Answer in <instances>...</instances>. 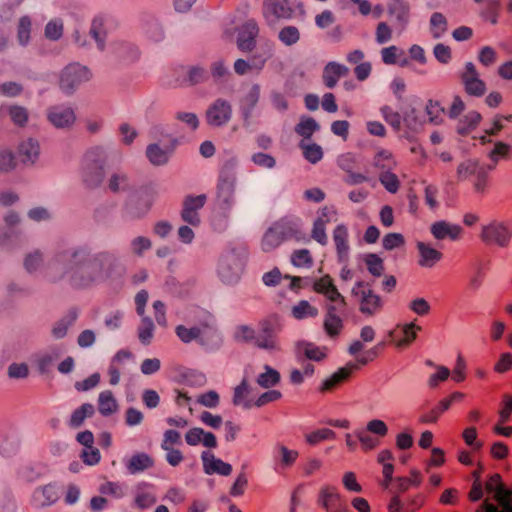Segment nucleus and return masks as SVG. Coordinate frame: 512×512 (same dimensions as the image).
<instances>
[{"label":"nucleus","instance_id":"f257e3e1","mask_svg":"<svg viewBox=\"0 0 512 512\" xmlns=\"http://www.w3.org/2000/svg\"><path fill=\"white\" fill-rule=\"evenodd\" d=\"M125 268L118 256L110 251L91 254L86 247L66 250L49 264L47 274L52 280L67 276L76 288H88L106 280L123 276Z\"/></svg>","mask_w":512,"mask_h":512},{"label":"nucleus","instance_id":"f03ea898","mask_svg":"<svg viewBox=\"0 0 512 512\" xmlns=\"http://www.w3.org/2000/svg\"><path fill=\"white\" fill-rule=\"evenodd\" d=\"M307 241L300 220L292 217H283L275 221L264 233L261 239V249L270 252L279 247L284 241Z\"/></svg>","mask_w":512,"mask_h":512},{"label":"nucleus","instance_id":"7ed1b4c3","mask_svg":"<svg viewBox=\"0 0 512 512\" xmlns=\"http://www.w3.org/2000/svg\"><path fill=\"white\" fill-rule=\"evenodd\" d=\"M237 165L235 158L227 161L222 168L217 184V203L224 211L232 209L235 203L236 175L234 168Z\"/></svg>","mask_w":512,"mask_h":512},{"label":"nucleus","instance_id":"20e7f679","mask_svg":"<svg viewBox=\"0 0 512 512\" xmlns=\"http://www.w3.org/2000/svg\"><path fill=\"white\" fill-rule=\"evenodd\" d=\"M247 253L245 249H233L226 252L219 263V275L228 284L237 282L245 267Z\"/></svg>","mask_w":512,"mask_h":512},{"label":"nucleus","instance_id":"39448f33","mask_svg":"<svg viewBox=\"0 0 512 512\" xmlns=\"http://www.w3.org/2000/svg\"><path fill=\"white\" fill-rule=\"evenodd\" d=\"M479 238L487 246L508 248L512 241V228L500 220H491L481 226Z\"/></svg>","mask_w":512,"mask_h":512},{"label":"nucleus","instance_id":"423d86ee","mask_svg":"<svg viewBox=\"0 0 512 512\" xmlns=\"http://www.w3.org/2000/svg\"><path fill=\"white\" fill-rule=\"evenodd\" d=\"M352 295L359 299V311L366 316H374L380 313L384 307V301L375 293L369 283L359 281L352 288Z\"/></svg>","mask_w":512,"mask_h":512},{"label":"nucleus","instance_id":"0eeeda50","mask_svg":"<svg viewBox=\"0 0 512 512\" xmlns=\"http://www.w3.org/2000/svg\"><path fill=\"white\" fill-rule=\"evenodd\" d=\"M104 153L101 149L88 151L83 160L82 177L88 187L98 186L104 176Z\"/></svg>","mask_w":512,"mask_h":512},{"label":"nucleus","instance_id":"6e6552de","mask_svg":"<svg viewBox=\"0 0 512 512\" xmlns=\"http://www.w3.org/2000/svg\"><path fill=\"white\" fill-rule=\"evenodd\" d=\"M232 105L223 98L215 99L206 109V123L213 127H222L232 118Z\"/></svg>","mask_w":512,"mask_h":512},{"label":"nucleus","instance_id":"1a4fd4ad","mask_svg":"<svg viewBox=\"0 0 512 512\" xmlns=\"http://www.w3.org/2000/svg\"><path fill=\"white\" fill-rule=\"evenodd\" d=\"M91 77L89 70L80 64H70L64 68L60 76V87L66 93H71L80 84Z\"/></svg>","mask_w":512,"mask_h":512},{"label":"nucleus","instance_id":"9d476101","mask_svg":"<svg viewBox=\"0 0 512 512\" xmlns=\"http://www.w3.org/2000/svg\"><path fill=\"white\" fill-rule=\"evenodd\" d=\"M317 504L326 512H340L346 506L338 489L329 484H325L319 489Z\"/></svg>","mask_w":512,"mask_h":512},{"label":"nucleus","instance_id":"9b49d317","mask_svg":"<svg viewBox=\"0 0 512 512\" xmlns=\"http://www.w3.org/2000/svg\"><path fill=\"white\" fill-rule=\"evenodd\" d=\"M60 498V488L55 483L38 486L31 494V505L35 508H44L55 504Z\"/></svg>","mask_w":512,"mask_h":512},{"label":"nucleus","instance_id":"f8f14e48","mask_svg":"<svg viewBox=\"0 0 512 512\" xmlns=\"http://www.w3.org/2000/svg\"><path fill=\"white\" fill-rule=\"evenodd\" d=\"M421 327L414 323H407L398 325L394 330L389 333L391 342L399 349L410 346L417 337V331Z\"/></svg>","mask_w":512,"mask_h":512},{"label":"nucleus","instance_id":"ddd939ff","mask_svg":"<svg viewBox=\"0 0 512 512\" xmlns=\"http://www.w3.org/2000/svg\"><path fill=\"white\" fill-rule=\"evenodd\" d=\"M206 202V196L204 194L197 196H187L183 202V209L181 217L183 221L187 222L192 226H198L200 224L199 210L203 208Z\"/></svg>","mask_w":512,"mask_h":512},{"label":"nucleus","instance_id":"4468645a","mask_svg":"<svg viewBox=\"0 0 512 512\" xmlns=\"http://www.w3.org/2000/svg\"><path fill=\"white\" fill-rule=\"evenodd\" d=\"M177 141L170 138L169 143L165 146H160L158 143H153L147 146L146 156L150 163L155 166L165 165L173 151L175 150Z\"/></svg>","mask_w":512,"mask_h":512},{"label":"nucleus","instance_id":"2eb2a0df","mask_svg":"<svg viewBox=\"0 0 512 512\" xmlns=\"http://www.w3.org/2000/svg\"><path fill=\"white\" fill-rule=\"evenodd\" d=\"M462 82L468 94L481 96L485 92V83L479 78V74L472 62L465 65V71L462 74Z\"/></svg>","mask_w":512,"mask_h":512},{"label":"nucleus","instance_id":"dca6fc26","mask_svg":"<svg viewBox=\"0 0 512 512\" xmlns=\"http://www.w3.org/2000/svg\"><path fill=\"white\" fill-rule=\"evenodd\" d=\"M416 248L418 251L417 263L422 268L431 269L443 258V253L434 248L430 243L418 241Z\"/></svg>","mask_w":512,"mask_h":512},{"label":"nucleus","instance_id":"f3484780","mask_svg":"<svg viewBox=\"0 0 512 512\" xmlns=\"http://www.w3.org/2000/svg\"><path fill=\"white\" fill-rule=\"evenodd\" d=\"M430 232L437 240L450 239L456 241L462 237L463 229L457 224L441 220L434 222L430 226Z\"/></svg>","mask_w":512,"mask_h":512},{"label":"nucleus","instance_id":"a211bd4d","mask_svg":"<svg viewBox=\"0 0 512 512\" xmlns=\"http://www.w3.org/2000/svg\"><path fill=\"white\" fill-rule=\"evenodd\" d=\"M49 122L56 128H68L75 122L76 116L72 108L54 106L48 110Z\"/></svg>","mask_w":512,"mask_h":512},{"label":"nucleus","instance_id":"6ab92c4d","mask_svg":"<svg viewBox=\"0 0 512 512\" xmlns=\"http://www.w3.org/2000/svg\"><path fill=\"white\" fill-rule=\"evenodd\" d=\"M313 289L315 292L324 295L331 302H339L342 306L346 305L345 298L339 293L329 275L316 280Z\"/></svg>","mask_w":512,"mask_h":512},{"label":"nucleus","instance_id":"aec40b11","mask_svg":"<svg viewBox=\"0 0 512 512\" xmlns=\"http://www.w3.org/2000/svg\"><path fill=\"white\" fill-rule=\"evenodd\" d=\"M258 26L255 21L245 22L238 34L237 45L242 51H251L255 47V38L258 35Z\"/></svg>","mask_w":512,"mask_h":512},{"label":"nucleus","instance_id":"412c9836","mask_svg":"<svg viewBox=\"0 0 512 512\" xmlns=\"http://www.w3.org/2000/svg\"><path fill=\"white\" fill-rule=\"evenodd\" d=\"M334 215L335 212L332 209L324 207L320 210L316 220L314 221L312 238L321 245H325L327 243L325 227L331 221Z\"/></svg>","mask_w":512,"mask_h":512},{"label":"nucleus","instance_id":"4be33fe9","mask_svg":"<svg viewBox=\"0 0 512 512\" xmlns=\"http://www.w3.org/2000/svg\"><path fill=\"white\" fill-rule=\"evenodd\" d=\"M203 467L206 474H219L228 476L232 472V466L221 459L216 458L210 452H203L201 455Z\"/></svg>","mask_w":512,"mask_h":512},{"label":"nucleus","instance_id":"5701e85b","mask_svg":"<svg viewBox=\"0 0 512 512\" xmlns=\"http://www.w3.org/2000/svg\"><path fill=\"white\" fill-rule=\"evenodd\" d=\"M185 441L190 446H196L202 443L205 447L215 448L217 439L211 432H206L202 428H192L185 434Z\"/></svg>","mask_w":512,"mask_h":512},{"label":"nucleus","instance_id":"b1692460","mask_svg":"<svg viewBox=\"0 0 512 512\" xmlns=\"http://www.w3.org/2000/svg\"><path fill=\"white\" fill-rule=\"evenodd\" d=\"M17 155L24 164H34L40 155V145L37 140L28 138L22 141L18 147Z\"/></svg>","mask_w":512,"mask_h":512},{"label":"nucleus","instance_id":"393cba45","mask_svg":"<svg viewBox=\"0 0 512 512\" xmlns=\"http://www.w3.org/2000/svg\"><path fill=\"white\" fill-rule=\"evenodd\" d=\"M356 368L353 364H348L345 367H342L338 369L335 373H333L330 377L326 378L321 387V392H330L337 388L339 385L344 383L350 375L352 374V371Z\"/></svg>","mask_w":512,"mask_h":512},{"label":"nucleus","instance_id":"a878e982","mask_svg":"<svg viewBox=\"0 0 512 512\" xmlns=\"http://www.w3.org/2000/svg\"><path fill=\"white\" fill-rule=\"evenodd\" d=\"M261 95V87L259 84H253L246 94L243 96L240 104V109L245 121H248L252 116V112L256 107Z\"/></svg>","mask_w":512,"mask_h":512},{"label":"nucleus","instance_id":"bb28decb","mask_svg":"<svg viewBox=\"0 0 512 512\" xmlns=\"http://www.w3.org/2000/svg\"><path fill=\"white\" fill-rule=\"evenodd\" d=\"M349 69L337 62H329L323 70V82L328 88H333L341 77L347 76Z\"/></svg>","mask_w":512,"mask_h":512},{"label":"nucleus","instance_id":"cd10ccee","mask_svg":"<svg viewBox=\"0 0 512 512\" xmlns=\"http://www.w3.org/2000/svg\"><path fill=\"white\" fill-rule=\"evenodd\" d=\"M107 18L104 15H97L93 18L89 34L95 40L100 51L105 49Z\"/></svg>","mask_w":512,"mask_h":512},{"label":"nucleus","instance_id":"c85d7f7f","mask_svg":"<svg viewBox=\"0 0 512 512\" xmlns=\"http://www.w3.org/2000/svg\"><path fill=\"white\" fill-rule=\"evenodd\" d=\"M323 326L325 332L331 338L338 336L342 331L343 321L339 316L336 315V309L334 306H328Z\"/></svg>","mask_w":512,"mask_h":512},{"label":"nucleus","instance_id":"c756f323","mask_svg":"<svg viewBox=\"0 0 512 512\" xmlns=\"http://www.w3.org/2000/svg\"><path fill=\"white\" fill-rule=\"evenodd\" d=\"M154 465V460L146 453L134 454L126 463L127 470L130 474L143 472Z\"/></svg>","mask_w":512,"mask_h":512},{"label":"nucleus","instance_id":"7c9ffc66","mask_svg":"<svg viewBox=\"0 0 512 512\" xmlns=\"http://www.w3.org/2000/svg\"><path fill=\"white\" fill-rule=\"evenodd\" d=\"M131 357V353L126 350H120L113 357L109 369L108 374L110 376L109 383L111 385H117L120 381V372L122 369V364L125 360H128Z\"/></svg>","mask_w":512,"mask_h":512},{"label":"nucleus","instance_id":"2f4dec72","mask_svg":"<svg viewBox=\"0 0 512 512\" xmlns=\"http://www.w3.org/2000/svg\"><path fill=\"white\" fill-rule=\"evenodd\" d=\"M118 402L110 390L102 391L98 397V410L103 416H109L118 411Z\"/></svg>","mask_w":512,"mask_h":512},{"label":"nucleus","instance_id":"473e14b6","mask_svg":"<svg viewBox=\"0 0 512 512\" xmlns=\"http://www.w3.org/2000/svg\"><path fill=\"white\" fill-rule=\"evenodd\" d=\"M250 387L247 381L244 379L242 382L235 387L233 395V404L241 406L244 409H250L253 407V402L249 399Z\"/></svg>","mask_w":512,"mask_h":512},{"label":"nucleus","instance_id":"72a5a7b5","mask_svg":"<svg viewBox=\"0 0 512 512\" xmlns=\"http://www.w3.org/2000/svg\"><path fill=\"white\" fill-rule=\"evenodd\" d=\"M409 4L404 0H391L388 5V12L394 16L397 21L406 24L409 18Z\"/></svg>","mask_w":512,"mask_h":512},{"label":"nucleus","instance_id":"f704fd0d","mask_svg":"<svg viewBox=\"0 0 512 512\" xmlns=\"http://www.w3.org/2000/svg\"><path fill=\"white\" fill-rule=\"evenodd\" d=\"M264 370L263 373L258 375L256 379L257 384L265 389L276 386L281 379L280 373L268 365L264 366Z\"/></svg>","mask_w":512,"mask_h":512},{"label":"nucleus","instance_id":"c9c22d12","mask_svg":"<svg viewBox=\"0 0 512 512\" xmlns=\"http://www.w3.org/2000/svg\"><path fill=\"white\" fill-rule=\"evenodd\" d=\"M95 413V408L90 403H85L72 413L69 425L73 428L80 427L84 420L88 417H92Z\"/></svg>","mask_w":512,"mask_h":512},{"label":"nucleus","instance_id":"e433bc0d","mask_svg":"<svg viewBox=\"0 0 512 512\" xmlns=\"http://www.w3.org/2000/svg\"><path fill=\"white\" fill-rule=\"evenodd\" d=\"M333 240L340 257L346 256L349 250L347 228L338 225L333 232Z\"/></svg>","mask_w":512,"mask_h":512},{"label":"nucleus","instance_id":"4c0bfd02","mask_svg":"<svg viewBox=\"0 0 512 512\" xmlns=\"http://www.w3.org/2000/svg\"><path fill=\"white\" fill-rule=\"evenodd\" d=\"M373 166L383 172L392 170L396 166V162L391 152L382 149L375 154Z\"/></svg>","mask_w":512,"mask_h":512},{"label":"nucleus","instance_id":"58836bf2","mask_svg":"<svg viewBox=\"0 0 512 512\" xmlns=\"http://www.w3.org/2000/svg\"><path fill=\"white\" fill-rule=\"evenodd\" d=\"M272 47L267 46L253 54L249 61L252 72L259 73L265 66L267 60L272 56Z\"/></svg>","mask_w":512,"mask_h":512},{"label":"nucleus","instance_id":"ea45409f","mask_svg":"<svg viewBox=\"0 0 512 512\" xmlns=\"http://www.w3.org/2000/svg\"><path fill=\"white\" fill-rule=\"evenodd\" d=\"M481 115L476 111H471L459 121L457 131L461 135H466L475 129L481 121Z\"/></svg>","mask_w":512,"mask_h":512},{"label":"nucleus","instance_id":"a19ab883","mask_svg":"<svg viewBox=\"0 0 512 512\" xmlns=\"http://www.w3.org/2000/svg\"><path fill=\"white\" fill-rule=\"evenodd\" d=\"M292 315L297 320H302L309 317H316L318 309L312 306L308 301L301 300L292 307Z\"/></svg>","mask_w":512,"mask_h":512},{"label":"nucleus","instance_id":"79ce46f5","mask_svg":"<svg viewBox=\"0 0 512 512\" xmlns=\"http://www.w3.org/2000/svg\"><path fill=\"white\" fill-rule=\"evenodd\" d=\"M449 409V402L443 399L438 403L437 406L432 408L430 411L423 413L419 417V422L422 424L436 423L442 413Z\"/></svg>","mask_w":512,"mask_h":512},{"label":"nucleus","instance_id":"37998d69","mask_svg":"<svg viewBox=\"0 0 512 512\" xmlns=\"http://www.w3.org/2000/svg\"><path fill=\"white\" fill-rule=\"evenodd\" d=\"M482 165L478 161L473 159H467L460 163L457 168V176L460 180H465L470 177H474L475 174L480 170Z\"/></svg>","mask_w":512,"mask_h":512},{"label":"nucleus","instance_id":"c03bdc74","mask_svg":"<svg viewBox=\"0 0 512 512\" xmlns=\"http://www.w3.org/2000/svg\"><path fill=\"white\" fill-rule=\"evenodd\" d=\"M109 189L112 192L127 191L130 189V179L123 172H115L111 175L108 183Z\"/></svg>","mask_w":512,"mask_h":512},{"label":"nucleus","instance_id":"a18cd8bd","mask_svg":"<svg viewBox=\"0 0 512 512\" xmlns=\"http://www.w3.org/2000/svg\"><path fill=\"white\" fill-rule=\"evenodd\" d=\"M266 10L277 18H287L291 15L288 0H270L266 3Z\"/></svg>","mask_w":512,"mask_h":512},{"label":"nucleus","instance_id":"49530a36","mask_svg":"<svg viewBox=\"0 0 512 512\" xmlns=\"http://www.w3.org/2000/svg\"><path fill=\"white\" fill-rule=\"evenodd\" d=\"M430 31L435 39L440 38L447 31V20L442 13L435 12L430 18Z\"/></svg>","mask_w":512,"mask_h":512},{"label":"nucleus","instance_id":"de8ad7c7","mask_svg":"<svg viewBox=\"0 0 512 512\" xmlns=\"http://www.w3.org/2000/svg\"><path fill=\"white\" fill-rule=\"evenodd\" d=\"M383 119L396 131H400L402 127V116L399 112L392 109L388 105L380 108Z\"/></svg>","mask_w":512,"mask_h":512},{"label":"nucleus","instance_id":"09e8293b","mask_svg":"<svg viewBox=\"0 0 512 512\" xmlns=\"http://www.w3.org/2000/svg\"><path fill=\"white\" fill-rule=\"evenodd\" d=\"M318 129V123L311 117L301 118L300 122L295 127L296 133L306 139H309Z\"/></svg>","mask_w":512,"mask_h":512},{"label":"nucleus","instance_id":"8fccbe9b","mask_svg":"<svg viewBox=\"0 0 512 512\" xmlns=\"http://www.w3.org/2000/svg\"><path fill=\"white\" fill-rule=\"evenodd\" d=\"M140 317L142 319L138 327V337L143 344L147 345L151 342V339L153 337L154 323L149 317L145 315Z\"/></svg>","mask_w":512,"mask_h":512},{"label":"nucleus","instance_id":"3c124183","mask_svg":"<svg viewBox=\"0 0 512 512\" xmlns=\"http://www.w3.org/2000/svg\"><path fill=\"white\" fill-rule=\"evenodd\" d=\"M32 22L30 17L23 16L19 19L17 26V40L20 45L26 46L30 41Z\"/></svg>","mask_w":512,"mask_h":512},{"label":"nucleus","instance_id":"603ef678","mask_svg":"<svg viewBox=\"0 0 512 512\" xmlns=\"http://www.w3.org/2000/svg\"><path fill=\"white\" fill-rule=\"evenodd\" d=\"M297 348L299 352L303 353L305 357L310 360L320 361L326 356L325 352L321 348L312 343L300 342Z\"/></svg>","mask_w":512,"mask_h":512},{"label":"nucleus","instance_id":"864d4df0","mask_svg":"<svg viewBox=\"0 0 512 512\" xmlns=\"http://www.w3.org/2000/svg\"><path fill=\"white\" fill-rule=\"evenodd\" d=\"M174 119L182 123L189 131L194 132L199 127V118L195 113L178 111L175 113Z\"/></svg>","mask_w":512,"mask_h":512},{"label":"nucleus","instance_id":"5fc2aeb1","mask_svg":"<svg viewBox=\"0 0 512 512\" xmlns=\"http://www.w3.org/2000/svg\"><path fill=\"white\" fill-rule=\"evenodd\" d=\"M335 436L336 434L333 430L322 428L305 434V440L310 445H316L322 441L334 439Z\"/></svg>","mask_w":512,"mask_h":512},{"label":"nucleus","instance_id":"6e6d98bb","mask_svg":"<svg viewBox=\"0 0 512 512\" xmlns=\"http://www.w3.org/2000/svg\"><path fill=\"white\" fill-rule=\"evenodd\" d=\"M64 24L59 18L50 20L44 30L45 37L49 40L56 41L63 35Z\"/></svg>","mask_w":512,"mask_h":512},{"label":"nucleus","instance_id":"4d7b16f0","mask_svg":"<svg viewBox=\"0 0 512 512\" xmlns=\"http://www.w3.org/2000/svg\"><path fill=\"white\" fill-rule=\"evenodd\" d=\"M276 451L280 459V464L284 468L292 466L299 456L296 450L288 449L284 445H278Z\"/></svg>","mask_w":512,"mask_h":512},{"label":"nucleus","instance_id":"13d9d810","mask_svg":"<svg viewBox=\"0 0 512 512\" xmlns=\"http://www.w3.org/2000/svg\"><path fill=\"white\" fill-rule=\"evenodd\" d=\"M300 148L303 150L305 159L312 164H316L323 157L322 148L317 144H305L301 142Z\"/></svg>","mask_w":512,"mask_h":512},{"label":"nucleus","instance_id":"bf43d9fd","mask_svg":"<svg viewBox=\"0 0 512 512\" xmlns=\"http://www.w3.org/2000/svg\"><path fill=\"white\" fill-rule=\"evenodd\" d=\"M365 429L380 441L385 438L389 432L387 424L380 419H372L368 421Z\"/></svg>","mask_w":512,"mask_h":512},{"label":"nucleus","instance_id":"052dcab7","mask_svg":"<svg viewBox=\"0 0 512 512\" xmlns=\"http://www.w3.org/2000/svg\"><path fill=\"white\" fill-rule=\"evenodd\" d=\"M356 436L364 451L373 450L381 444V441L369 433L366 429L357 431Z\"/></svg>","mask_w":512,"mask_h":512},{"label":"nucleus","instance_id":"680f3d73","mask_svg":"<svg viewBox=\"0 0 512 512\" xmlns=\"http://www.w3.org/2000/svg\"><path fill=\"white\" fill-rule=\"evenodd\" d=\"M494 169V166L484 167L482 166L480 170L475 174L473 186L474 190L477 193H485L488 186V170Z\"/></svg>","mask_w":512,"mask_h":512},{"label":"nucleus","instance_id":"e2e57ef3","mask_svg":"<svg viewBox=\"0 0 512 512\" xmlns=\"http://www.w3.org/2000/svg\"><path fill=\"white\" fill-rule=\"evenodd\" d=\"M18 449V440L15 435L0 434V453L9 456Z\"/></svg>","mask_w":512,"mask_h":512},{"label":"nucleus","instance_id":"0e129e2a","mask_svg":"<svg viewBox=\"0 0 512 512\" xmlns=\"http://www.w3.org/2000/svg\"><path fill=\"white\" fill-rule=\"evenodd\" d=\"M279 39L286 46H291L299 41L300 32L295 26H286L280 30Z\"/></svg>","mask_w":512,"mask_h":512},{"label":"nucleus","instance_id":"69168bd1","mask_svg":"<svg viewBox=\"0 0 512 512\" xmlns=\"http://www.w3.org/2000/svg\"><path fill=\"white\" fill-rule=\"evenodd\" d=\"M379 181L390 193H396L400 186L398 177L392 173L391 170L381 172L379 175Z\"/></svg>","mask_w":512,"mask_h":512},{"label":"nucleus","instance_id":"338daca9","mask_svg":"<svg viewBox=\"0 0 512 512\" xmlns=\"http://www.w3.org/2000/svg\"><path fill=\"white\" fill-rule=\"evenodd\" d=\"M186 74L187 81L190 85H196L208 79V72L201 66H190Z\"/></svg>","mask_w":512,"mask_h":512},{"label":"nucleus","instance_id":"774afa93","mask_svg":"<svg viewBox=\"0 0 512 512\" xmlns=\"http://www.w3.org/2000/svg\"><path fill=\"white\" fill-rule=\"evenodd\" d=\"M99 492L104 495H110L116 499L125 495V487L118 482H105L99 487Z\"/></svg>","mask_w":512,"mask_h":512}]
</instances>
